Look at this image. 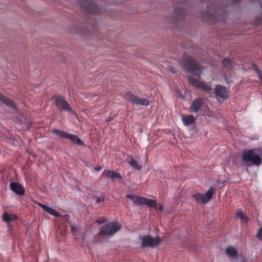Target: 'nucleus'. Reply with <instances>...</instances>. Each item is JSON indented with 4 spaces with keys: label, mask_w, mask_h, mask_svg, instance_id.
Instances as JSON below:
<instances>
[{
    "label": "nucleus",
    "mask_w": 262,
    "mask_h": 262,
    "mask_svg": "<svg viewBox=\"0 0 262 262\" xmlns=\"http://www.w3.org/2000/svg\"><path fill=\"white\" fill-rule=\"evenodd\" d=\"M180 64L184 69L198 77H200L201 74L202 69L198 63L186 54L183 55Z\"/></svg>",
    "instance_id": "f257e3e1"
},
{
    "label": "nucleus",
    "mask_w": 262,
    "mask_h": 262,
    "mask_svg": "<svg viewBox=\"0 0 262 262\" xmlns=\"http://www.w3.org/2000/svg\"><path fill=\"white\" fill-rule=\"evenodd\" d=\"M262 148H257L244 151L243 160L251 162L252 164L259 166L261 164Z\"/></svg>",
    "instance_id": "f03ea898"
},
{
    "label": "nucleus",
    "mask_w": 262,
    "mask_h": 262,
    "mask_svg": "<svg viewBox=\"0 0 262 262\" xmlns=\"http://www.w3.org/2000/svg\"><path fill=\"white\" fill-rule=\"evenodd\" d=\"M127 196L136 205H146L149 207H157V202L154 200L148 199L132 194H127Z\"/></svg>",
    "instance_id": "7ed1b4c3"
},
{
    "label": "nucleus",
    "mask_w": 262,
    "mask_h": 262,
    "mask_svg": "<svg viewBox=\"0 0 262 262\" xmlns=\"http://www.w3.org/2000/svg\"><path fill=\"white\" fill-rule=\"evenodd\" d=\"M120 228L119 223L110 222L100 228V233L104 236H110L115 234Z\"/></svg>",
    "instance_id": "20e7f679"
},
{
    "label": "nucleus",
    "mask_w": 262,
    "mask_h": 262,
    "mask_svg": "<svg viewBox=\"0 0 262 262\" xmlns=\"http://www.w3.org/2000/svg\"><path fill=\"white\" fill-rule=\"evenodd\" d=\"M141 241V246L142 247L154 248L158 246L161 241V238L158 237H152L149 235H145L140 236Z\"/></svg>",
    "instance_id": "39448f33"
},
{
    "label": "nucleus",
    "mask_w": 262,
    "mask_h": 262,
    "mask_svg": "<svg viewBox=\"0 0 262 262\" xmlns=\"http://www.w3.org/2000/svg\"><path fill=\"white\" fill-rule=\"evenodd\" d=\"M56 106L60 111H66L73 113V111L68 102L62 97L56 96L53 97Z\"/></svg>",
    "instance_id": "423d86ee"
},
{
    "label": "nucleus",
    "mask_w": 262,
    "mask_h": 262,
    "mask_svg": "<svg viewBox=\"0 0 262 262\" xmlns=\"http://www.w3.org/2000/svg\"><path fill=\"white\" fill-rule=\"evenodd\" d=\"M125 99L137 105L147 106L149 104V101L148 99L139 98L130 93H127L125 95Z\"/></svg>",
    "instance_id": "0eeeda50"
},
{
    "label": "nucleus",
    "mask_w": 262,
    "mask_h": 262,
    "mask_svg": "<svg viewBox=\"0 0 262 262\" xmlns=\"http://www.w3.org/2000/svg\"><path fill=\"white\" fill-rule=\"evenodd\" d=\"M189 83L192 85L204 90L208 94L213 93L212 89L207 84L200 82L198 79L195 78L193 76H190L188 78Z\"/></svg>",
    "instance_id": "6e6552de"
},
{
    "label": "nucleus",
    "mask_w": 262,
    "mask_h": 262,
    "mask_svg": "<svg viewBox=\"0 0 262 262\" xmlns=\"http://www.w3.org/2000/svg\"><path fill=\"white\" fill-rule=\"evenodd\" d=\"M214 92L217 98L224 100L228 98L229 91L226 88L221 85L216 86Z\"/></svg>",
    "instance_id": "1a4fd4ad"
},
{
    "label": "nucleus",
    "mask_w": 262,
    "mask_h": 262,
    "mask_svg": "<svg viewBox=\"0 0 262 262\" xmlns=\"http://www.w3.org/2000/svg\"><path fill=\"white\" fill-rule=\"evenodd\" d=\"M11 190L17 195H23L25 191L23 186L19 183L11 182L10 184Z\"/></svg>",
    "instance_id": "9d476101"
},
{
    "label": "nucleus",
    "mask_w": 262,
    "mask_h": 262,
    "mask_svg": "<svg viewBox=\"0 0 262 262\" xmlns=\"http://www.w3.org/2000/svg\"><path fill=\"white\" fill-rule=\"evenodd\" d=\"M101 177H105L111 179H121L122 177L119 173L112 170H104L101 174Z\"/></svg>",
    "instance_id": "9b49d317"
},
{
    "label": "nucleus",
    "mask_w": 262,
    "mask_h": 262,
    "mask_svg": "<svg viewBox=\"0 0 262 262\" xmlns=\"http://www.w3.org/2000/svg\"><path fill=\"white\" fill-rule=\"evenodd\" d=\"M225 252L228 257L231 260H235L237 256V251L235 248L232 246H229L226 248Z\"/></svg>",
    "instance_id": "f8f14e48"
},
{
    "label": "nucleus",
    "mask_w": 262,
    "mask_h": 262,
    "mask_svg": "<svg viewBox=\"0 0 262 262\" xmlns=\"http://www.w3.org/2000/svg\"><path fill=\"white\" fill-rule=\"evenodd\" d=\"M204 101L201 98H199L194 100L190 107V111L191 112L197 113L200 109L201 107L203 105Z\"/></svg>",
    "instance_id": "ddd939ff"
},
{
    "label": "nucleus",
    "mask_w": 262,
    "mask_h": 262,
    "mask_svg": "<svg viewBox=\"0 0 262 262\" xmlns=\"http://www.w3.org/2000/svg\"><path fill=\"white\" fill-rule=\"evenodd\" d=\"M37 205H39L40 207H41L45 211L49 213L50 214L55 216L58 217L60 216L59 213L56 211L55 210L53 209L52 208H50L45 205H43L39 202L37 203Z\"/></svg>",
    "instance_id": "4468645a"
},
{
    "label": "nucleus",
    "mask_w": 262,
    "mask_h": 262,
    "mask_svg": "<svg viewBox=\"0 0 262 262\" xmlns=\"http://www.w3.org/2000/svg\"><path fill=\"white\" fill-rule=\"evenodd\" d=\"M182 120L184 124L186 126L192 124L195 122V118L191 115L183 116L182 117Z\"/></svg>",
    "instance_id": "2eb2a0df"
},
{
    "label": "nucleus",
    "mask_w": 262,
    "mask_h": 262,
    "mask_svg": "<svg viewBox=\"0 0 262 262\" xmlns=\"http://www.w3.org/2000/svg\"><path fill=\"white\" fill-rule=\"evenodd\" d=\"M214 192V189L211 188L205 194H203L204 204L207 203L212 199Z\"/></svg>",
    "instance_id": "dca6fc26"
},
{
    "label": "nucleus",
    "mask_w": 262,
    "mask_h": 262,
    "mask_svg": "<svg viewBox=\"0 0 262 262\" xmlns=\"http://www.w3.org/2000/svg\"><path fill=\"white\" fill-rule=\"evenodd\" d=\"M66 138L70 139L72 142L79 145H82L83 144L82 141L76 135L68 133Z\"/></svg>",
    "instance_id": "f3484780"
},
{
    "label": "nucleus",
    "mask_w": 262,
    "mask_h": 262,
    "mask_svg": "<svg viewBox=\"0 0 262 262\" xmlns=\"http://www.w3.org/2000/svg\"><path fill=\"white\" fill-rule=\"evenodd\" d=\"M129 164L134 168L140 170L141 169L142 166L139 163L134 160L132 157H129L128 158Z\"/></svg>",
    "instance_id": "a211bd4d"
},
{
    "label": "nucleus",
    "mask_w": 262,
    "mask_h": 262,
    "mask_svg": "<svg viewBox=\"0 0 262 262\" xmlns=\"http://www.w3.org/2000/svg\"><path fill=\"white\" fill-rule=\"evenodd\" d=\"M0 101L4 102L8 106H10L13 108L15 107L14 103L12 100L7 98L1 94H0Z\"/></svg>",
    "instance_id": "6ab92c4d"
},
{
    "label": "nucleus",
    "mask_w": 262,
    "mask_h": 262,
    "mask_svg": "<svg viewBox=\"0 0 262 262\" xmlns=\"http://www.w3.org/2000/svg\"><path fill=\"white\" fill-rule=\"evenodd\" d=\"M17 219V216L16 215L13 214H8L5 213L4 214L3 216V220L6 222H9L11 221L16 220Z\"/></svg>",
    "instance_id": "aec40b11"
},
{
    "label": "nucleus",
    "mask_w": 262,
    "mask_h": 262,
    "mask_svg": "<svg viewBox=\"0 0 262 262\" xmlns=\"http://www.w3.org/2000/svg\"><path fill=\"white\" fill-rule=\"evenodd\" d=\"M52 132L54 134H56L57 135L64 138H66V137L68 134V133L57 129H53L52 130Z\"/></svg>",
    "instance_id": "412c9836"
},
{
    "label": "nucleus",
    "mask_w": 262,
    "mask_h": 262,
    "mask_svg": "<svg viewBox=\"0 0 262 262\" xmlns=\"http://www.w3.org/2000/svg\"><path fill=\"white\" fill-rule=\"evenodd\" d=\"M224 67L227 68H232L233 67V62L229 58H225L223 61Z\"/></svg>",
    "instance_id": "4be33fe9"
},
{
    "label": "nucleus",
    "mask_w": 262,
    "mask_h": 262,
    "mask_svg": "<svg viewBox=\"0 0 262 262\" xmlns=\"http://www.w3.org/2000/svg\"><path fill=\"white\" fill-rule=\"evenodd\" d=\"M237 216L238 217H239L243 222H245V223L247 222L248 218L246 216V215H245L243 213L242 210H241V209L238 210L237 212Z\"/></svg>",
    "instance_id": "5701e85b"
},
{
    "label": "nucleus",
    "mask_w": 262,
    "mask_h": 262,
    "mask_svg": "<svg viewBox=\"0 0 262 262\" xmlns=\"http://www.w3.org/2000/svg\"><path fill=\"white\" fill-rule=\"evenodd\" d=\"M192 196L196 200V201L203 203V194L198 193L193 194Z\"/></svg>",
    "instance_id": "b1692460"
},
{
    "label": "nucleus",
    "mask_w": 262,
    "mask_h": 262,
    "mask_svg": "<svg viewBox=\"0 0 262 262\" xmlns=\"http://www.w3.org/2000/svg\"><path fill=\"white\" fill-rule=\"evenodd\" d=\"M95 7H96V6L94 3L89 2V6L88 7V9L89 11L91 12L94 11V10L92 9L95 8Z\"/></svg>",
    "instance_id": "393cba45"
},
{
    "label": "nucleus",
    "mask_w": 262,
    "mask_h": 262,
    "mask_svg": "<svg viewBox=\"0 0 262 262\" xmlns=\"http://www.w3.org/2000/svg\"><path fill=\"white\" fill-rule=\"evenodd\" d=\"M257 236L259 238L260 240L262 241V227L259 229V231L258 232Z\"/></svg>",
    "instance_id": "a878e982"
},
{
    "label": "nucleus",
    "mask_w": 262,
    "mask_h": 262,
    "mask_svg": "<svg viewBox=\"0 0 262 262\" xmlns=\"http://www.w3.org/2000/svg\"><path fill=\"white\" fill-rule=\"evenodd\" d=\"M106 219L104 218V217H102L101 219H98L97 220V222H98V223L100 224V223H102L103 222H106Z\"/></svg>",
    "instance_id": "bb28decb"
},
{
    "label": "nucleus",
    "mask_w": 262,
    "mask_h": 262,
    "mask_svg": "<svg viewBox=\"0 0 262 262\" xmlns=\"http://www.w3.org/2000/svg\"><path fill=\"white\" fill-rule=\"evenodd\" d=\"M104 201V199L102 197H98L96 199V202L97 203H100L103 202Z\"/></svg>",
    "instance_id": "cd10ccee"
},
{
    "label": "nucleus",
    "mask_w": 262,
    "mask_h": 262,
    "mask_svg": "<svg viewBox=\"0 0 262 262\" xmlns=\"http://www.w3.org/2000/svg\"><path fill=\"white\" fill-rule=\"evenodd\" d=\"M78 230V228L74 225L71 226V230L73 233L76 232Z\"/></svg>",
    "instance_id": "c85d7f7f"
},
{
    "label": "nucleus",
    "mask_w": 262,
    "mask_h": 262,
    "mask_svg": "<svg viewBox=\"0 0 262 262\" xmlns=\"http://www.w3.org/2000/svg\"><path fill=\"white\" fill-rule=\"evenodd\" d=\"M157 208H155V209H159L160 211H163V207L162 206V205L161 204H159V205H158L157 204Z\"/></svg>",
    "instance_id": "c756f323"
},
{
    "label": "nucleus",
    "mask_w": 262,
    "mask_h": 262,
    "mask_svg": "<svg viewBox=\"0 0 262 262\" xmlns=\"http://www.w3.org/2000/svg\"><path fill=\"white\" fill-rule=\"evenodd\" d=\"M101 167H96L95 168V170L97 171H99L100 170H101Z\"/></svg>",
    "instance_id": "7c9ffc66"
},
{
    "label": "nucleus",
    "mask_w": 262,
    "mask_h": 262,
    "mask_svg": "<svg viewBox=\"0 0 262 262\" xmlns=\"http://www.w3.org/2000/svg\"><path fill=\"white\" fill-rule=\"evenodd\" d=\"M112 118H110V119H107V122H110V121H112Z\"/></svg>",
    "instance_id": "2f4dec72"
},
{
    "label": "nucleus",
    "mask_w": 262,
    "mask_h": 262,
    "mask_svg": "<svg viewBox=\"0 0 262 262\" xmlns=\"http://www.w3.org/2000/svg\"><path fill=\"white\" fill-rule=\"evenodd\" d=\"M170 72H172V73H174V70H173V69H171V70H170Z\"/></svg>",
    "instance_id": "473e14b6"
},
{
    "label": "nucleus",
    "mask_w": 262,
    "mask_h": 262,
    "mask_svg": "<svg viewBox=\"0 0 262 262\" xmlns=\"http://www.w3.org/2000/svg\"><path fill=\"white\" fill-rule=\"evenodd\" d=\"M242 262H247L246 260H243Z\"/></svg>",
    "instance_id": "72a5a7b5"
}]
</instances>
